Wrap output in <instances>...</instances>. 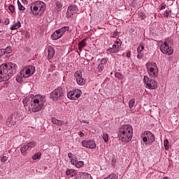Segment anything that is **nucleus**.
Instances as JSON below:
<instances>
[{
  "label": "nucleus",
  "instance_id": "f257e3e1",
  "mask_svg": "<svg viewBox=\"0 0 179 179\" xmlns=\"http://www.w3.org/2000/svg\"><path fill=\"white\" fill-rule=\"evenodd\" d=\"M17 65L15 63H4L0 66V83L9 80L16 73Z\"/></svg>",
  "mask_w": 179,
  "mask_h": 179
},
{
  "label": "nucleus",
  "instance_id": "f03ea898",
  "mask_svg": "<svg viewBox=\"0 0 179 179\" xmlns=\"http://www.w3.org/2000/svg\"><path fill=\"white\" fill-rule=\"evenodd\" d=\"M134 129L130 124H123L119 129V139L121 142L128 143L132 141Z\"/></svg>",
  "mask_w": 179,
  "mask_h": 179
},
{
  "label": "nucleus",
  "instance_id": "7ed1b4c3",
  "mask_svg": "<svg viewBox=\"0 0 179 179\" xmlns=\"http://www.w3.org/2000/svg\"><path fill=\"white\" fill-rule=\"evenodd\" d=\"M45 103V96L40 94L34 96L31 99V108L32 113H38L44 108V103Z\"/></svg>",
  "mask_w": 179,
  "mask_h": 179
},
{
  "label": "nucleus",
  "instance_id": "20e7f679",
  "mask_svg": "<svg viewBox=\"0 0 179 179\" xmlns=\"http://www.w3.org/2000/svg\"><path fill=\"white\" fill-rule=\"evenodd\" d=\"M45 8V3L41 1H36L28 6L27 9L31 10L34 16H41V15L44 13Z\"/></svg>",
  "mask_w": 179,
  "mask_h": 179
},
{
  "label": "nucleus",
  "instance_id": "39448f33",
  "mask_svg": "<svg viewBox=\"0 0 179 179\" xmlns=\"http://www.w3.org/2000/svg\"><path fill=\"white\" fill-rule=\"evenodd\" d=\"M145 66L150 78H152L153 79L157 78V75H159V69L155 62H147Z\"/></svg>",
  "mask_w": 179,
  "mask_h": 179
},
{
  "label": "nucleus",
  "instance_id": "423d86ee",
  "mask_svg": "<svg viewBox=\"0 0 179 179\" xmlns=\"http://www.w3.org/2000/svg\"><path fill=\"white\" fill-rule=\"evenodd\" d=\"M158 45L162 54H165L166 55H173L174 54V50L172 49L167 41H159Z\"/></svg>",
  "mask_w": 179,
  "mask_h": 179
},
{
  "label": "nucleus",
  "instance_id": "0eeeda50",
  "mask_svg": "<svg viewBox=\"0 0 179 179\" xmlns=\"http://www.w3.org/2000/svg\"><path fill=\"white\" fill-rule=\"evenodd\" d=\"M121 45H122V41L120 38H117L114 41L112 47L108 48L106 52L108 54H117L121 51Z\"/></svg>",
  "mask_w": 179,
  "mask_h": 179
},
{
  "label": "nucleus",
  "instance_id": "6e6552de",
  "mask_svg": "<svg viewBox=\"0 0 179 179\" xmlns=\"http://www.w3.org/2000/svg\"><path fill=\"white\" fill-rule=\"evenodd\" d=\"M65 94V90L62 87H57L50 94V99L53 101H57L60 97H63Z\"/></svg>",
  "mask_w": 179,
  "mask_h": 179
},
{
  "label": "nucleus",
  "instance_id": "1a4fd4ad",
  "mask_svg": "<svg viewBox=\"0 0 179 179\" xmlns=\"http://www.w3.org/2000/svg\"><path fill=\"white\" fill-rule=\"evenodd\" d=\"M143 82L146 89L155 90L157 89V81L155 79L150 78L148 76L143 77Z\"/></svg>",
  "mask_w": 179,
  "mask_h": 179
},
{
  "label": "nucleus",
  "instance_id": "9d476101",
  "mask_svg": "<svg viewBox=\"0 0 179 179\" xmlns=\"http://www.w3.org/2000/svg\"><path fill=\"white\" fill-rule=\"evenodd\" d=\"M141 138L147 145H152L153 142H155V135L149 131H145L144 133L142 134Z\"/></svg>",
  "mask_w": 179,
  "mask_h": 179
},
{
  "label": "nucleus",
  "instance_id": "9b49d317",
  "mask_svg": "<svg viewBox=\"0 0 179 179\" xmlns=\"http://www.w3.org/2000/svg\"><path fill=\"white\" fill-rule=\"evenodd\" d=\"M80 96H82V91L79 89H76L74 91H70L67 93V97L70 100H77Z\"/></svg>",
  "mask_w": 179,
  "mask_h": 179
},
{
  "label": "nucleus",
  "instance_id": "f8f14e48",
  "mask_svg": "<svg viewBox=\"0 0 179 179\" xmlns=\"http://www.w3.org/2000/svg\"><path fill=\"white\" fill-rule=\"evenodd\" d=\"M74 78H76V82L80 86H83V85H85L86 83V80H85V78H83V74H82V71H80V70L75 72Z\"/></svg>",
  "mask_w": 179,
  "mask_h": 179
},
{
  "label": "nucleus",
  "instance_id": "ddd939ff",
  "mask_svg": "<svg viewBox=\"0 0 179 179\" xmlns=\"http://www.w3.org/2000/svg\"><path fill=\"white\" fill-rule=\"evenodd\" d=\"M81 145L83 146V148H87V149H96V142H94V140H83L81 143Z\"/></svg>",
  "mask_w": 179,
  "mask_h": 179
},
{
  "label": "nucleus",
  "instance_id": "4468645a",
  "mask_svg": "<svg viewBox=\"0 0 179 179\" xmlns=\"http://www.w3.org/2000/svg\"><path fill=\"white\" fill-rule=\"evenodd\" d=\"M78 10V6L76 5L69 6L67 8L66 17H67V19H69V17H72V16H73V15H75Z\"/></svg>",
  "mask_w": 179,
  "mask_h": 179
},
{
  "label": "nucleus",
  "instance_id": "2eb2a0df",
  "mask_svg": "<svg viewBox=\"0 0 179 179\" xmlns=\"http://www.w3.org/2000/svg\"><path fill=\"white\" fill-rule=\"evenodd\" d=\"M54 55H55V49L52 48V46H49L48 48V59H52L54 58Z\"/></svg>",
  "mask_w": 179,
  "mask_h": 179
},
{
  "label": "nucleus",
  "instance_id": "dca6fc26",
  "mask_svg": "<svg viewBox=\"0 0 179 179\" xmlns=\"http://www.w3.org/2000/svg\"><path fill=\"white\" fill-rule=\"evenodd\" d=\"M27 71L28 73V78H30V76H31V75H34V72H36V67L31 65L27 66Z\"/></svg>",
  "mask_w": 179,
  "mask_h": 179
},
{
  "label": "nucleus",
  "instance_id": "f3484780",
  "mask_svg": "<svg viewBox=\"0 0 179 179\" xmlns=\"http://www.w3.org/2000/svg\"><path fill=\"white\" fill-rule=\"evenodd\" d=\"M55 12L58 13V12H61L62 10V3L61 1H55L54 5Z\"/></svg>",
  "mask_w": 179,
  "mask_h": 179
},
{
  "label": "nucleus",
  "instance_id": "a211bd4d",
  "mask_svg": "<svg viewBox=\"0 0 179 179\" xmlns=\"http://www.w3.org/2000/svg\"><path fill=\"white\" fill-rule=\"evenodd\" d=\"M52 40H58L62 37V35L60 34L59 31L57 29L56 30L51 36Z\"/></svg>",
  "mask_w": 179,
  "mask_h": 179
},
{
  "label": "nucleus",
  "instance_id": "6ab92c4d",
  "mask_svg": "<svg viewBox=\"0 0 179 179\" xmlns=\"http://www.w3.org/2000/svg\"><path fill=\"white\" fill-rule=\"evenodd\" d=\"M72 166H75L76 169H81L85 166V162L83 161H78V159L74 161V164H71Z\"/></svg>",
  "mask_w": 179,
  "mask_h": 179
},
{
  "label": "nucleus",
  "instance_id": "aec40b11",
  "mask_svg": "<svg viewBox=\"0 0 179 179\" xmlns=\"http://www.w3.org/2000/svg\"><path fill=\"white\" fill-rule=\"evenodd\" d=\"M33 97H29L27 96L25 97L23 100H22V103L24 104V107H27V106H29V104L31 105V99Z\"/></svg>",
  "mask_w": 179,
  "mask_h": 179
},
{
  "label": "nucleus",
  "instance_id": "412c9836",
  "mask_svg": "<svg viewBox=\"0 0 179 179\" xmlns=\"http://www.w3.org/2000/svg\"><path fill=\"white\" fill-rule=\"evenodd\" d=\"M76 179H93V178L92 177V175L87 173H84L81 174L79 177H77Z\"/></svg>",
  "mask_w": 179,
  "mask_h": 179
},
{
  "label": "nucleus",
  "instance_id": "4be33fe9",
  "mask_svg": "<svg viewBox=\"0 0 179 179\" xmlns=\"http://www.w3.org/2000/svg\"><path fill=\"white\" fill-rule=\"evenodd\" d=\"M71 164H75V161L78 159L75 155H73V154H72V152H69L67 155Z\"/></svg>",
  "mask_w": 179,
  "mask_h": 179
},
{
  "label": "nucleus",
  "instance_id": "5701e85b",
  "mask_svg": "<svg viewBox=\"0 0 179 179\" xmlns=\"http://www.w3.org/2000/svg\"><path fill=\"white\" fill-rule=\"evenodd\" d=\"M66 176H70L71 178L75 177L76 176V171L72 169H66Z\"/></svg>",
  "mask_w": 179,
  "mask_h": 179
},
{
  "label": "nucleus",
  "instance_id": "b1692460",
  "mask_svg": "<svg viewBox=\"0 0 179 179\" xmlns=\"http://www.w3.org/2000/svg\"><path fill=\"white\" fill-rule=\"evenodd\" d=\"M20 27H22V24L20 23V21H17L16 23H14L10 26V29L16 30L17 29H20Z\"/></svg>",
  "mask_w": 179,
  "mask_h": 179
},
{
  "label": "nucleus",
  "instance_id": "393cba45",
  "mask_svg": "<svg viewBox=\"0 0 179 179\" xmlns=\"http://www.w3.org/2000/svg\"><path fill=\"white\" fill-rule=\"evenodd\" d=\"M83 47H86V38L83 39L78 43V50L82 52Z\"/></svg>",
  "mask_w": 179,
  "mask_h": 179
},
{
  "label": "nucleus",
  "instance_id": "a878e982",
  "mask_svg": "<svg viewBox=\"0 0 179 179\" xmlns=\"http://www.w3.org/2000/svg\"><path fill=\"white\" fill-rule=\"evenodd\" d=\"M12 52V47L8 46L5 49H1V55H5V54H10Z\"/></svg>",
  "mask_w": 179,
  "mask_h": 179
},
{
  "label": "nucleus",
  "instance_id": "bb28decb",
  "mask_svg": "<svg viewBox=\"0 0 179 179\" xmlns=\"http://www.w3.org/2000/svg\"><path fill=\"white\" fill-rule=\"evenodd\" d=\"M27 150H29V148L27 147L26 145H22L20 148V152L22 156H26V155H27Z\"/></svg>",
  "mask_w": 179,
  "mask_h": 179
},
{
  "label": "nucleus",
  "instance_id": "cd10ccee",
  "mask_svg": "<svg viewBox=\"0 0 179 179\" xmlns=\"http://www.w3.org/2000/svg\"><path fill=\"white\" fill-rule=\"evenodd\" d=\"M20 73L24 78H29L27 67H24L23 69H22Z\"/></svg>",
  "mask_w": 179,
  "mask_h": 179
},
{
  "label": "nucleus",
  "instance_id": "c85d7f7f",
  "mask_svg": "<svg viewBox=\"0 0 179 179\" xmlns=\"http://www.w3.org/2000/svg\"><path fill=\"white\" fill-rule=\"evenodd\" d=\"M12 120H13V115H10L8 117L6 122L7 127H12Z\"/></svg>",
  "mask_w": 179,
  "mask_h": 179
},
{
  "label": "nucleus",
  "instance_id": "c756f323",
  "mask_svg": "<svg viewBox=\"0 0 179 179\" xmlns=\"http://www.w3.org/2000/svg\"><path fill=\"white\" fill-rule=\"evenodd\" d=\"M57 30L60 32L62 36H64V34H65V32L69 30V27H63Z\"/></svg>",
  "mask_w": 179,
  "mask_h": 179
},
{
  "label": "nucleus",
  "instance_id": "7c9ffc66",
  "mask_svg": "<svg viewBox=\"0 0 179 179\" xmlns=\"http://www.w3.org/2000/svg\"><path fill=\"white\" fill-rule=\"evenodd\" d=\"M23 78L24 77L20 73L19 75L15 77L16 82H17V83H22V82H23Z\"/></svg>",
  "mask_w": 179,
  "mask_h": 179
},
{
  "label": "nucleus",
  "instance_id": "2f4dec72",
  "mask_svg": "<svg viewBox=\"0 0 179 179\" xmlns=\"http://www.w3.org/2000/svg\"><path fill=\"white\" fill-rule=\"evenodd\" d=\"M27 148L30 150L31 149H33L36 146V142L35 141H31L28 143L27 145Z\"/></svg>",
  "mask_w": 179,
  "mask_h": 179
},
{
  "label": "nucleus",
  "instance_id": "473e14b6",
  "mask_svg": "<svg viewBox=\"0 0 179 179\" xmlns=\"http://www.w3.org/2000/svg\"><path fill=\"white\" fill-rule=\"evenodd\" d=\"M41 157V152H37L32 156L33 160H37V159H40Z\"/></svg>",
  "mask_w": 179,
  "mask_h": 179
},
{
  "label": "nucleus",
  "instance_id": "72a5a7b5",
  "mask_svg": "<svg viewBox=\"0 0 179 179\" xmlns=\"http://www.w3.org/2000/svg\"><path fill=\"white\" fill-rule=\"evenodd\" d=\"M145 50V45L144 44H140V45L137 48V52L138 53H142V51Z\"/></svg>",
  "mask_w": 179,
  "mask_h": 179
},
{
  "label": "nucleus",
  "instance_id": "f704fd0d",
  "mask_svg": "<svg viewBox=\"0 0 179 179\" xmlns=\"http://www.w3.org/2000/svg\"><path fill=\"white\" fill-rule=\"evenodd\" d=\"M17 5H18L19 10H26V8H24V6H23V5H22V3H20V1H19V0H17Z\"/></svg>",
  "mask_w": 179,
  "mask_h": 179
},
{
  "label": "nucleus",
  "instance_id": "c9c22d12",
  "mask_svg": "<svg viewBox=\"0 0 179 179\" xmlns=\"http://www.w3.org/2000/svg\"><path fill=\"white\" fill-rule=\"evenodd\" d=\"M134 106H135V99H132L129 102V108H133Z\"/></svg>",
  "mask_w": 179,
  "mask_h": 179
},
{
  "label": "nucleus",
  "instance_id": "e433bc0d",
  "mask_svg": "<svg viewBox=\"0 0 179 179\" xmlns=\"http://www.w3.org/2000/svg\"><path fill=\"white\" fill-rule=\"evenodd\" d=\"M102 138L104 142H108V134L107 133H103Z\"/></svg>",
  "mask_w": 179,
  "mask_h": 179
},
{
  "label": "nucleus",
  "instance_id": "4c0bfd02",
  "mask_svg": "<svg viewBox=\"0 0 179 179\" xmlns=\"http://www.w3.org/2000/svg\"><path fill=\"white\" fill-rule=\"evenodd\" d=\"M97 69H98V72L101 73V72H103V69H104V65L99 64L98 65Z\"/></svg>",
  "mask_w": 179,
  "mask_h": 179
},
{
  "label": "nucleus",
  "instance_id": "58836bf2",
  "mask_svg": "<svg viewBox=\"0 0 179 179\" xmlns=\"http://www.w3.org/2000/svg\"><path fill=\"white\" fill-rule=\"evenodd\" d=\"M8 159H9L8 157H6V156L3 155L1 158L0 161H1V163H6V162H8Z\"/></svg>",
  "mask_w": 179,
  "mask_h": 179
},
{
  "label": "nucleus",
  "instance_id": "ea45409f",
  "mask_svg": "<svg viewBox=\"0 0 179 179\" xmlns=\"http://www.w3.org/2000/svg\"><path fill=\"white\" fill-rule=\"evenodd\" d=\"M107 61H108V59L107 57L103 58L101 60V65H106V64H107Z\"/></svg>",
  "mask_w": 179,
  "mask_h": 179
},
{
  "label": "nucleus",
  "instance_id": "a19ab883",
  "mask_svg": "<svg viewBox=\"0 0 179 179\" xmlns=\"http://www.w3.org/2000/svg\"><path fill=\"white\" fill-rule=\"evenodd\" d=\"M8 10H10V12L11 13H15V6H13V5H10V6H8Z\"/></svg>",
  "mask_w": 179,
  "mask_h": 179
},
{
  "label": "nucleus",
  "instance_id": "79ce46f5",
  "mask_svg": "<svg viewBox=\"0 0 179 179\" xmlns=\"http://www.w3.org/2000/svg\"><path fill=\"white\" fill-rule=\"evenodd\" d=\"M115 76L117 79H119V80L122 79V74H121L120 73H118V72L115 73Z\"/></svg>",
  "mask_w": 179,
  "mask_h": 179
},
{
  "label": "nucleus",
  "instance_id": "37998d69",
  "mask_svg": "<svg viewBox=\"0 0 179 179\" xmlns=\"http://www.w3.org/2000/svg\"><path fill=\"white\" fill-rule=\"evenodd\" d=\"M164 146L165 149L167 150V148H169V140L164 141Z\"/></svg>",
  "mask_w": 179,
  "mask_h": 179
},
{
  "label": "nucleus",
  "instance_id": "c03bdc74",
  "mask_svg": "<svg viewBox=\"0 0 179 179\" xmlns=\"http://www.w3.org/2000/svg\"><path fill=\"white\" fill-rule=\"evenodd\" d=\"M58 119L55 118V117H52L51 121L52 122L55 124L57 125V122H58Z\"/></svg>",
  "mask_w": 179,
  "mask_h": 179
},
{
  "label": "nucleus",
  "instance_id": "a18cd8bd",
  "mask_svg": "<svg viewBox=\"0 0 179 179\" xmlns=\"http://www.w3.org/2000/svg\"><path fill=\"white\" fill-rule=\"evenodd\" d=\"M58 119L55 118V117H52L51 121L52 122L55 124L57 125V122H58Z\"/></svg>",
  "mask_w": 179,
  "mask_h": 179
},
{
  "label": "nucleus",
  "instance_id": "49530a36",
  "mask_svg": "<svg viewBox=\"0 0 179 179\" xmlns=\"http://www.w3.org/2000/svg\"><path fill=\"white\" fill-rule=\"evenodd\" d=\"M65 124V122L62 120H57V124L56 125H58V127H62V125Z\"/></svg>",
  "mask_w": 179,
  "mask_h": 179
},
{
  "label": "nucleus",
  "instance_id": "de8ad7c7",
  "mask_svg": "<svg viewBox=\"0 0 179 179\" xmlns=\"http://www.w3.org/2000/svg\"><path fill=\"white\" fill-rule=\"evenodd\" d=\"M140 18L141 20H145V19H146V15H145V13H141V14L140 15Z\"/></svg>",
  "mask_w": 179,
  "mask_h": 179
},
{
  "label": "nucleus",
  "instance_id": "09e8293b",
  "mask_svg": "<svg viewBox=\"0 0 179 179\" xmlns=\"http://www.w3.org/2000/svg\"><path fill=\"white\" fill-rule=\"evenodd\" d=\"M117 36H118V31H115L112 34L111 37H113V38H114L117 37Z\"/></svg>",
  "mask_w": 179,
  "mask_h": 179
},
{
  "label": "nucleus",
  "instance_id": "8fccbe9b",
  "mask_svg": "<svg viewBox=\"0 0 179 179\" xmlns=\"http://www.w3.org/2000/svg\"><path fill=\"white\" fill-rule=\"evenodd\" d=\"M117 163V159L113 158L111 161L112 166H115V164Z\"/></svg>",
  "mask_w": 179,
  "mask_h": 179
},
{
  "label": "nucleus",
  "instance_id": "3c124183",
  "mask_svg": "<svg viewBox=\"0 0 179 179\" xmlns=\"http://www.w3.org/2000/svg\"><path fill=\"white\" fill-rule=\"evenodd\" d=\"M166 8V4L162 3L161 6H159V10H163V9Z\"/></svg>",
  "mask_w": 179,
  "mask_h": 179
},
{
  "label": "nucleus",
  "instance_id": "603ef678",
  "mask_svg": "<svg viewBox=\"0 0 179 179\" xmlns=\"http://www.w3.org/2000/svg\"><path fill=\"white\" fill-rule=\"evenodd\" d=\"M143 57V54L138 53V55H137L138 59H142Z\"/></svg>",
  "mask_w": 179,
  "mask_h": 179
},
{
  "label": "nucleus",
  "instance_id": "864d4df0",
  "mask_svg": "<svg viewBox=\"0 0 179 179\" xmlns=\"http://www.w3.org/2000/svg\"><path fill=\"white\" fill-rule=\"evenodd\" d=\"M10 23V21L9 20V18H6L4 21V24L8 25Z\"/></svg>",
  "mask_w": 179,
  "mask_h": 179
},
{
  "label": "nucleus",
  "instance_id": "5fc2aeb1",
  "mask_svg": "<svg viewBox=\"0 0 179 179\" xmlns=\"http://www.w3.org/2000/svg\"><path fill=\"white\" fill-rule=\"evenodd\" d=\"M78 135L80 136V138H83V136H85V133L80 131L78 132Z\"/></svg>",
  "mask_w": 179,
  "mask_h": 179
},
{
  "label": "nucleus",
  "instance_id": "6e6d98bb",
  "mask_svg": "<svg viewBox=\"0 0 179 179\" xmlns=\"http://www.w3.org/2000/svg\"><path fill=\"white\" fill-rule=\"evenodd\" d=\"M169 10H166L164 14V16H165V17H169Z\"/></svg>",
  "mask_w": 179,
  "mask_h": 179
},
{
  "label": "nucleus",
  "instance_id": "4d7b16f0",
  "mask_svg": "<svg viewBox=\"0 0 179 179\" xmlns=\"http://www.w3.org/2000/svg\"><path fill=\"white\" fill-rule=\"evenodd\" d=\"M126 57L127 58H131V52H127V55H126Z\"/></svg>",
  "mask_w": 179,
  "mask_h": 179
},
{
  "label": "nucleus",
  "instance_id": "13d9d810",
  "mask_svg": "<svg viewBox=\"0 0 179 179\" xmlns=\"http://www.w3.org/2000/svg\"><path fill=\"white\" fill-rule=\"evenodd\" d=\"M25 37L29 38V37H30V34L29 32H26Z\"/></svg>",
  "mask_w": 179,
  "mask_h": 179
},
{
  "label": "nucleus",
  "instance_id": "bf43d9fd",
  "mask_svg": "<svg viewBox=\"0 0 179 179\" xmlns=\"http://www.w3.org/2000/svg\"><path fill=\"white\" fill-rule=\"evenodd\" d=\"M83 124H89V121L83 120Z\"/></svg>",
  "mask_w": 179,
  "mask_h": 179
},
{
  "label": "nucleus",
  "instance_id": "052dcab7",
  "mask_svg": "<svg viewBox=\"0 0 179 179\" xmlns=\"http://www.w3.org/2000/svg\"><path fill=\"white\" fill-rule=\"evenodd\" d=\"M11 125H13V127H15V125H16V122H13V124H11Z\"/></svg>",
  "mask_w": 179,
  "mask_h": 179
},
{
  "label": "nucleus",
  "instance_id": "680f3d73",
  "mask_svg": "<svg viewBox=\"0 0 179 179\" xmlns=\"http://www.w3.org/2000/svg\"><path fill=\"white\" fill-rule=\"evenodd\" d=\"M163 179H169L168 177H164Z\"/></svg>",
  "mask_w": 179,
  "mask_h": 179
},
{
  "label": "nucleus",
  "instance_id": "e2e57ef3",
  "mask_svg": "<svg viewBox=\"0 0 179 179\" xmlns=\"http://www.w3.org/2000/svg\"><path fill=\"white\" fill-rule=\"evenodd\" d=\"M98 29H101V27H98Z\"/></svg>",
  "mask_w": 179,
  "mask_h": 179
},
{
  "label": "nucleus",
  "instance_id": "0e129e2a",
  "mask_svg": "<svg viewBox=\"0 0 179 179\" xmlns=\"http://www.w3.org/2000/svg\"><path fill=\"white\" fill-rule=\"evenodd\" d=\"M1 22V19H0V23Z\"/></svg>",
  "mask_w": 179,
  "mask_h": 179
},
{
  "label": "nucleus",
  "instance_id": "69168bd1",
  "mask_svg": "<svg viewBox=\"0 0 179 179\" xmlns=\"http://www.w3.org/2000/svg\"><path fill=\"white\" fill-rule=\"evenodd\" d=\"M157 1V0H155V2Z\"/></svg>",
  "mask_w": 179,
  "mask_h": 179
},
{
  "label": "nucleus",
  "instance_id": "338daca9",
  "mask_svg": "<svg viewBox=\"0 0 179 179\" xmlns=\"http://www.w3.org/2000/svg\"><path fill=\"white\" fill-rule=\"evenodd\" d=\"M0 3H1V0H0Z\"/></svg>",
  "mask_w": 179,
  "mask_h": 179
}]
</instances>
